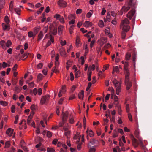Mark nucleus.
I'll return each mask as SVG.
<instances>
[{
  "label": "nucleus",
  "instance_id": "1",
  "mask_svg": "<svg viewBox=\"0 0 152 152\" xmlns=\"http://www.w3.org/2000/svg\"><path fill=\"white\" fill-rule=\"evenodd\" d=\"M136 0H129L128 6H124L121 9V11L123 12H125L128 11L131 7L135 8L137 5Z\"/></svg>",
  "mask_w": 152,
  "mask_h": 152
},
{
  "label": "nucleus",
  "instance_id": "2",
  "mask_svg": "<svg viewBox=\"0 0 152 152\" xmlns=\"http://www.w3.org/2000/svg\"><path fill=\"white\" fill-rule=\"evenodd\" d=\"M129 21L127 18H125L122 20L121 23V27L122 28L123 31L128 32L129 30L130 27L129 25Z\"/></svg>",
  "mask_w": 152,
  "mask_h": 152
},
{
  "label": "nucleus",
  "instance_id": "3",
  "mask_svg": "<svg viewBox=\"0 0 152 152\" xmlns=\"http://www.w3.org/2000/svg\"><path fill=\"white\" fill-rule=\"evenodd\" d=\"M47 39L48 40L46 45V47H48L50 46L52 43L54 42V37L51 35L49 34H47L45 36L43 40L44 42V40Z\"/></svg>",
  "mask_w": 152,
  "mask_h": 152
},
{
  "label": "nucleus",
  "instance_id": "4",
  "mask_svg": "<svg viewBox=\"0 0 152 152\" xmlns=\"http://www.w3.org/2000/svg\"><path fill=\"white\" fill-rule=\"evenodd\" d=\"M136 16L135 14V10L134 9H133L130 11L127 14V17L129 19H131L133 18L132 21H135V19Z\"/></svg>",
  "mask_w": 152,
  "mask_h": 152
},
{
  "label": "nucleus",
  "instance_id": "5",
  "mask_svg": "<svg viewBox=\"0 0 152 152\" xmlns=\"http://www.w3.org/2000/svg\"><path fill=\"white\" fill-rule=\"evenodd\" d=\"M57 4L61 8H65L67 6V3L63 0H59L57 2Z\"/></svg>",
  "mask_w": 152,
  "mask_h": 152
},
{
  "label": "nucleus",
  "instance_id": "6",
  "mask_svg": "<svg viewBox=\"0 0 152 152\" xmlns=\"http://www.w3.org/2000/svg\"><path fill=\"white\" fill-rule=\"evenodd\" d=\"M50 96L48 95H45L41 98L40 102L42 104H44L47 102L49 99Z\"/></svg>",
  "mask_w": 152,
  "mask_h": 152
},
{
  "label": "nucleus",
  "instance_id": "7",
  "mask_svg": "<svg viewBox=\"0 0 152 152\" xmlns=\"http://www.w3.org/2000/svg\"><path fill=\"white\" fill-rule=\"evenodd\" d=\"M42 134L45 136L46 134V136L48 138H51L52 137V133L50 131L44 130L42 132Z\"/></svg>",
  "mask_w": 152,
  "mask_h": 152
},
{
  "label": "nucleus",
  "instance_id": "8",
  "mask_svg": "<svg viewBox=\"0 0 152 152\" xmlns=\"http://www.w3.org/2000/svg\"><path fill=\"white\" fill-rule=\"evenodd\" d=\"M68 115V113L67 111H66L65 112H64L63 111L62 112V121H67Z\"/></svg>",
  "mask_w": 152,
  "mask_h": 152
},
{
  "label": "nucleus",
  "instance_id": "9",
  "mask_svg": "<svg viewBox=\"0 0 152 152\" xmlns=\"http://www.w3.org/2000/svg\"><path fill=\"white\" fill-rule=\"evenodd\" d=\"M2 28L3 30L8 31L10 28V26L9 24H5L2 23Z\"/></svg>",
  "mask_w": 152,
  "mask_h": 152
},
{
  "label": "nucleus",
  "instance_id": "10",
  "mask_svg": "<svg viewBox=\"0 0 152 152\" xmlns=\"http://www.w3.org/2000/svg\"><path fill=\"white\" fill-rule=\"evenodd\" d=\"M59 52L60 55L63 57H65L66 56L65 49L63 48H62L59 49Z\"/></svg>",
  "mask_w": 152,
  "mask_h": 152
},
{
  "label": "nucleus",
  "instance_id": "11",
  "mask_svg": "<svg viewBox=\"0 0 152 152\" xmlns=\"http://www.w3.org/2000/svg\"><path fill=\"white\" fill-rule=\"evenodd\" d=\"M93 25L92 23L89 21H85L83 24V26L86 27L88 28L91 27Z\"/></svg>",
  "mask_w": 152,
  "mask_h": 152
},
{
  "label": "nucleus",
  "instance_id": "12",
  "mask_svg": "<svg viewBox=\"0 0 152 152\" xmlns=\"http://www.w3.org/2000/svg\"><path fill=\"white\" fill-rule=\"evenodd\" d=\"M13 131L14 130L13 129H12L11 128H9L7 129L6 131V134L9 136L10 137L12 136V134H13Z\"/></svg>",
  "mask_w": 152,
  "mask_h": 152
},
{
  "label": "nucleus",
  "instance_id": "13",
  "mask_svg": "<svg viewBox=\"0 0 152 152\" xmlns=\"http://www.w3.org/2000/svg\"><path fill=\"white\" fill-rule=\"evenodd\" d=\"M86 132L87 134L91 137H93L94 134V132L91 130H89L88 129H87Z\"/></svg>",
  "mask_w": 152,
  "mask_h": 152
},
{
  "label": "nucleus",
  "instance_id": "14",
  "mask_svg": "<svg viewBox=\"0 0 152 152\" xmlns=\"http://www.w3.org/2000/svg\"><path fill=\"white\" fill-rule=\"evenodd\" d=\"M125 83L126 86V89L129 90L132 85V83L131 82H129L128 80H125Z\"/></svg>",
  "mask_w": 152,
  "mask_h": 152
},
{
  "label": "nucleus",
  "instance_id": "15",
  "mask_svg": "<svg viewBox=\"0 0 152 152\" xmlns=\"http://www.w3.org/2000/svg\"><path fill=\"white\" fill-rule=\"evenodd\" d=\"M64 26L63 25H60L58 28V34L59 35H61L62 33L64 28Z\"/></svg>",
  "mask_w": 152,
  "mask_h": 152
},
{
  "label": "nucleus",
  "instance_id": "16",
  "mask_svg": "<svg viewBox=\"0 0 152 152\" xmlns=\"http://www.w3.org/2000/svg\"><path fill=\"white\" fill-rule=\"evenodd\" d=\"M14 1H11L10 4V6L9 7V10L12 13H13L14 11L13 10V7H14Z\"/></svg>",
  "mask_w": 152,
  "mask_h": 152
},
{
  "label": "nucleus",
  "instance_id": "17",
  "mask_svg": "<svg viewBox=\"0 0 152 152\" xmlns=\"http://www.w3.org/2000/svg\"><path fill=\"white\" fill-rule=\"evenodd\" d=\"M44 36L43 33L42 31H41L38 36L37 41L39 42L41 40Z\"/></svg>",
  "mask_w": 152,
  "mask_h": 152
},
{
  "label": "nucleus",
  "instance_id": "18",
  "mask_svg": "<svg viewBox=\"0 0 152 152\" xmlns=\"http://www.w3.org/2000/svg\"><path fill=\"white\" fill-rule=\"evenodd\" d=\"M96 141V140L94 139H91L90 140L89 143L88 144V148H91V145H94Z\"/></svg>",
  "mask_w": 152,
  "mask_h": 152
},
{
  "label": "nucleus",
  "instance_id": "19",
  "mask_svg": "<svg viewBox=\"0 0 152 152\" xmlns=\"http://www.w3.org/2000/svg\"><path fill=\"white\" fill-rule=\"evenodd\" d=\"M110 13L108 12L107 13V16H106V19L105 18H104V22H110L111 20L110 19Z\"/></svg>",
  "mask_w": 152,
  "mask_h": 152
},
{
  "label": "nucleus",
  "instance_id": "20",
  "mask_svg": "<svg viewBox=\"0 0 152 152\" xmlns=\"http://www.w3.org/2000/svg\"><path fill=\"white\" fill-rule=\"evenodd\" d=\"M5 4V0H0V10L4 7Z\"/></svg>",
  "mask_w": 152,
  "mask_h": 152
},
{
  "label": "nucleus",
  "instance_id": "21",
  "mask_svg": "<svg viewBox=\"0 0 152 152\" xmlns=\"http://www.w3.org/2000/svg\"><path fill=\"white\" fill-rule=\"evenodd\" d=\"M84 96V93L83 90H81L78 94V98L80 99H83Z\"/></svg>",
  "mask_w": 152,
  "mask_h": 152
},
{
  "label": "nucleus",
  "instance_id": "22",
  "mask_svg": "<svg viewBox=\"0 0 152 152\" xmlns=\"http://www.w3.org/2000/svg\"><path fill=\"white\" fill-rule=\"evenodd\" d=\"M121 84L119 83L118 85V86L117 87H116V94L117 95H119V93L121 92Z\"/></svg>",
  "mask_w": 152,
  "mask_h": 152
},
{
  "label": "nucleus",
  "instance_id": "23",
  "mask_svg": "<svg viewBox=\"0 0 152 152\" xmlns=\"http://www.w3.org/2000/svg\"><path fill=\"white\" fill-rule=\"evenodd\" d=\"M58 65H55V66L52 69L53 73L55 72L56 73L59 72V70H58Z\"/></svg>",
  "mask_w": 152,
  "mask_h": 152
},
{
  "label": "nucleus",
  "instance_id": "24",
  "mask_svg": "<svg viewBox=\"0 0 152 152\" xmlns=\"http://www.w3.org/2000/svg\"><path fill=\"white\" fill-rule=\"evenodd\" d=\"M0 45L2 48L4 50L7 49L6 46V43L4 40H1L0 42Z\"/></svg>",
  "mask_w": 152,
  "mask_h": 152
},
{
  "label": "nucleus",
  "instance_id": "25",
  "mask_svg": "<svg viewBox=\"0 0 152 152\" xmlns=\"http://www.w3.org/2000/svg\"><path fill=\"white\" fill-rule=\"evenodd\" d=\"M80 43V40L79 37L78 36L77 37L76 41V47L78 48L80 47L79 44Z\"/></svg>",
  "mask_w": 152,
  "mask_h": 152
},
{
  "label": "nucleus",
  "instance_id": "26",
  "mask_svg": "<svg viewBox=\"0 0 152 152\" xmlns=\"http://www.w3.org/2000/svg\"><path fill=\"white\" fill-rule=\"evenodd\" d=\"M39 29V26H37L34 28L33 33L34 34H35V35H36L37 34Z\"/></svg>",
  "mask_w": 152,
  "mask_h": 152
},
{
  "label": "nucleus",
  "instance_id": "27",
  "mask_svg": "<svg viewBox=\"0 0 152 152\" xmlns=\"http://www.w3.org/2000/svg\"><path fill=\"white\" fill-rule=\"evenodd\" d=\"M75 26V25H72L69 27V33L72 34L73 33V30L74 29V28Z\"/></svg>",
  "mask_w": 152,
  "mask_h": 152
},
{
  "label": "nucleus",
  "instance_id": "28",
  "mask_svg": "<svg viewBox=\"0 0 152 152\" xmlns=\"http://www.w3.org/2000/svg\"><path fill=\"white\" fill-rule=\"evenodd\" d=\"M70 134L71 132L70 130L64 132V135L66 137L67 139L70 138Z\"/></svg>",
  "mask_w": 152,
  "mask_h": 152
},
{
  "label": "nucleus",
  "instance_id": "29",
  "mask_svg": "<svg viewBox=\"0 0 152 152\" xmlns=\"http://www.w3.org/2000/svg\"><path fill=\"white\" fill-rule=\"evenodd\" d=\"M59 58V55L58 54H57L55 57V65H59L58 60Z\"/></svg>",
  "mask_w": 152,
  "mask_h": 152
},
{
  "label": "nucleus",
  "instance_id": "30",
  "mask_svg": "<svg viewBox=\"0 0 152 152\" xmlns=\"http://www.w3.org/2000/svg\"><path fill=\"white\" fill-rule=\"evenodd\" d=\"M28 34L29 37H33V38H34L36 35H35V34H34V33L33 32L31 31L28 32Z\"/></svg>",
  "mask_w": 152,
  "mask_h": 152
},
{
  "label": "nucleus",
  "instance_id": "31",
  "mask_svg": "<svg viewBox=\"0 0 152 152\" xmlns=\"http://www.w3.org/2000/svg\"><path fill=\"white\" fill-rule=\"evenodd\" d=\"M116 107L118 108V114L119 115H121V114L122 111L121 106L119 104H117L116 105Z\"/></svg>",
  "mask_w": 152,
  "mask_h": 152
},
{
  "label": "nucleus",
  "instance_id": "32",
  "mask_svg": "<svg viewBox=\"0 0 152 152\" xmlns=\"http://www.w3.org/2000/svg\"><path fill=\"white\" fill-rule=\"evenodd\" d=\"M113 83L115 87H118V86L119 84L120 83H119L118 81H117L116 79L114 80L113 81Z\"/></svg>",
  "mask_w": 152,
  "mask_h": 152
},
{
  "label": "nucleus",
  "instance_id": "33",
  "mask_svg": "<svg viewBox=\"0 0 152 152\" xmlns=\"http://www.w3.org/2000/svg\"><path fill=\"white\" fill-rule=\"evenodd\" d=\"M93 13V11L90 10L89 12L87 13L86 15V17L88 18H90L91 16Z\"/></svg>",
  "mask_w": 152,
  "mask_h": 152
},
{
  "label": "nucleus",
  "instance_id": "34",
  "mask_svg": "<svg viewBox=\"0 0 152 152\" xmlns=\"http://www.w3.org/2000/svg\"><path fill=\"white\" fill-rule=\"evenodd\" d=\"M12 45V42L10 40L7 41L5 45L6 48H9Z\"/></svg>",
  "mask_w": 152,
  "mask_h": 152
},
{
  "label": "nucleus",
  "instance_id": "35",
  "mask_svg": "<svg viewBox=\"0 0 152 152\" xmlns=\"http://www.w3.org/2000/svg\"><path fill=\"white\" fill-rule=\"evenodd\" d=\"M4 20L7 24H9L10 22V20L8 16L6 15L5 16Z\"/></svg>",
  "mask_w": 152,
  "mask_h": 152
},
{
  "label": "nucleus",
  "instance_id": "36",
  "mask_svg": "<svg viewBox=\"0 0 152 152\" xmlns=\"http://www.w3.org/2000/svg\"><path fill=\"white\" fill-rule=\"evenodd\" d=\"M129 71L127 69L126 71V76H125V80H129Z\"/></svg>",
  "mask_w": 152,
  "mask_h": 152
},
{
  "label": "nucleus",
  "instance_id": "37",
  "mask_svg": "<svg viewBox=\"0 0 152 152\" xmlns=\"http://www.w3.org/2000/svg\"><path fill=\"white\" fill-rule=\"evenodd\" d=\"M98 25L99 27L101 28L103 27L104 26L103 21L102 20H100L99 22Z\"/></svg>",
  "mask_w": 152,
  "mask_h": 152
},
{
  "label": "nucleus",
  "instance_id": "38",
  "mask_svg": "<svg viewBox=\"0 0 152 152\" xmlns=\"http://www.w3.org/2000/svg\"><path fill=\"white\" fill-rule=\"evenodd\" d=\"M0 104L1 105L4 106H6L8 105V103L7 102L2 100L0 101Z\"/></svg>",
  "mask_w": 152,
  "mask_h": 152
},
{
  "label": "nucleus",
  "instance_id": "39",
  "mask_svg": "<svg viewBox=\"0 0 152 152\" xmlns=\"http://www.w3.org/2000/svg\"><path fill=\"white\" fill-rule=\"evenodd\" d=\"M32 117L30 116H29L27 120V123L28 125H30V123L32 121L31 120Z\"/></svg>",
  "mask_w": 152,
  "mask_h": 152
},
{
  "label": "nucleus",
  "instance_id": "40",
  "mask_svg": "<svg viewBox=\"0 0 152 152\" xmlns=\"http://www.w3.org/2000/svg\"><path fill=\"white\" fill-rule=\"evenodd\" d=\"M131 55L130 53L128 52L127 53L126 55L125 58L126 60H129L131 57Z\"/></svg>",
  "mask_w": 152,
  "mask_h": 152
},
{
  "label": "nucleus",
  "instance_id": "41",
  "mask_svg": "<svg viewBox=\"0 0 152 152\" xmlns=\"http://www.w3.org/2000/svg\"><path fill=\"white\" fill-rule=\"evenodd\" d=\"M10 141H7L5 143V148H7L10 147Z\"/></svg>",
  "mask_w": 152,
  "mask_h": 152
},
{
  "label": "nucleus",
  "instance_id": "42",
  "mask_svg": "<svg viewBox=\"0 0 152 152\" xmlns=\"http://www.w3.org/2000/svg\"><path fill=\"white\" fill-rule=\"evenodd\" d=\"M108 91H110L111 92V94L112 96H113L114 94L115 91L113 87L111 88H108Z\"/></svg>",
  "mask_w": 152,
  "mask_h": 152
},
{
  "label": "nucleus",
  "instance_id": "43",
  "mask_svg": "<svg viewBox=\"0 0 152 152\" xmlns=\"http://www.w3.org/2000/svg\"><path fill=\"white\" fill-rule=\"evenodd\" d=\"M60 91L62 93H64L66 91V86L65 85H64L62 86Z\"/></svg>",
  "mask_w": 152,
  "mask_h": 152
},
{
  "label": "nucleus",
  "instance_id": "44",
  "mask_svg": "<svg viewBox=\"0 0 152 152\" xmlns=\"http://www.w3.org/2000/svg\"><path fill=\"white\" fill-rule=\"evenodd\" d=\"M75 77L76 78H78L79 76L80 73V71H77L75 72Z\"/></svg>",
  "mask_w": 152,
  "mask_h": 152
},
{
  "label": "nucleus",
  "instance_id": "45",
  "mask_svg": "<svg viewBox=\"0 0 152 152\" xmlns=\"http://www.w3.org/2000/svg\"><path fill=\"white\" fill-rule=\"evenodd\" d=\"M114 101L115 102H114V104H116V105L118 104H116V102L118 103V97L116 96L115 95L114 96Z\"/></svg>",
  "mask_w": 152,
  "mask_h": 152
},
{
  "label": "nucleus",
  "instance_id": "46",
  "mask_svg": "<svg viewBox=\"0 0 152 152\" xmlns=\"http://www.w3.org/2000/svg\"><path fill=\"white\" fill-rule=\"evenodd\" d=\"M47 152H55V150L53 148H47Z\"/></svg>",
  "mask_w": 152,
  "mask_h": 152
},
{
  "label": "nucleus",
  "instance_id": "47",
  "mask_svg": "<svg viewBox=\"0 0 152 152\" xmlns=\"http://www.w3.org/2000/svg\"><path fill=\"white\" fill-rule=\"evenodd\" d=\"M113 71H115L117 73L119 72V68L118 66H115L113 67Z\"/></svg>",
  "mask_w": 152,
  "mask_h": 152
},
{
  "label": "nucleus",
  "instance_id": "48",
  "mask_svg": "<svg viewBox=\"0 0 152 152\" xmlns=\"http://www.w3.org/2000/svg\"><path fill=\"white\" fill-rule=\"evenodd\" d=\"M125 31H123L121 34V38L122 39H124L125 38L126 36V32Z\"/></svg>",
  "mask_w": 152,
  "mask_h": 152
},
{
  "label": "nucleus",
  "instance_id": "49",
  "mask_svg": "<svg viewBox=\"0 0 152 152\" xmlns=\"http://www.w3.org/2000/svg\"><path fill=\"white\" fill-rule=\"evenodd\" d=\"M43 66V64L42 63H40L39 64H38L37 65V69H41Z\"/></svg>",
  "mask_w": 152,
  "mask_h": 152
},
{
  "label": "nucleus",
  "instance_id": "50",
  "mask_svg": "<svg viewBox=\"0 0 152 152\" xmlns=\"http://www.w3.org/2000/svg\"><path fill=\"white\" fill-rule=\"evenodd\" d=\"M30 108L31 110L33 111L36 109L37 108V106L36 105L33 104L31 106Z\"/></svg>",
  "mask_w": 152,
  "mask_h": 152
},
{
  "label": "nucleus",
  "instance_id": "51",
  "mask_svg": "<svg viewBox=\"0 0 152 152\" xmlns=\"http://www.w3.org/2000/svg\"><path fill=\"white\" fill-rule=\"evenodd\" d=\"M42 18L41 19V22L42 23L44 22L46 20V18L44 13L42 14Z\"/></svg>",
  "mask_w": 152,
  "mask_h": 152
},
{
  "label": "nucleus",
  "instance_id": "52",
  "mask_svg": "<svg viewBox=\"0 0 152 152\" xmlns=\"http://www.w3.org/2000/svg\"><path fill=\"white\" fill-rule=\"evenodd\" d=\"M15 12L18 15H19L20 12V10L19 8H16L15 9Z\"/></svg>",
  "mask_w": 152,
  "mask_h": 152
},
{
  "label": "nucleus",
  "instance_id": "53",
  "mask_svg": "<svg viewBox=\"0 0 152 152\" xmlns=\"http://www.w3.org/2000/svg\"><path fill=\"white\" fill-rule=\"evenodd\" d=\"M90 68L91 67H89L88 72H87L88 77H91L92 74V71L91 70H90Z\"/></svg>",
  "mask_w": 152,
  "mask_h": 152
},
{
  "label": "nucleus",
  "instance_id": "54",
  "mask_svg": "<svg viewBox=\"0 0 152 152\" xmlns=\"http://www.w3.org/2000/svg\"><path fill=\"white\" fill-rule=\"evenodd\" d=\"M60 22L62 24H64L65 23L64 18L63 17H61L58 19Z\"/></svg>",
  "mask_w": 152,
  "mask_h": 152
},
{
  "label": "nucleus",
  "instance_id": "55",
  "mask_svg": "<svg viewBox=\"0 0 152 152\" xmlns=\"http://www.w3.org/2000/svg\"><path fill=\"white\" fill-rule=\"evenodd\" d=\"M43 76L41 73L39 74L37 76L38 79L39 80H41L42 79Z\"/></svg>",
  "mask_w": 152,
  "mask_h": 152
},
{
  "label": "nucleus",
  "instance_id": "56",
  "mask_svg": "<svg viewBox=\"0 0 152 152\" xmlns=\"http://www.w3.org/2000/svg\"><path fill=\"white\" fill-rule=\"evenodd\" d=\"M54 17L56 20L59 19L61 17V15L58 14H56L54 16Z\"/></svg>",
  "mask_w": 152,
  "mask_h": 152
},
{
  "label": "nucleus",
  "instance_id": "57",
  "mask_svg": "<svg viewBox=\"0 0 152 152\" xmlns=\"http://www.w3.org/2000/svg\"><path fill=\"white\" fill-rule=\"evenodd\" d=\"M126 112L128 113H129L130 111V108L129 104H126Z\"/></svg>",
  "mask_w": 152,
  "mask_h": 152
},
{
  "label": "nucleus",
  "instance_id": "58",
  "mask_svg": "<svg viewBox=\"0 0 152 152\" xmlns=\"http://www.w3.org/2000/svg\"><path fill=\"white\" fill-rule=\"evenodd\" d=\"M80 60H81V64L82 65H83L84 63L85 60L83 56H81L80 57Z\"/></svg>",
  "mask_w": 152,
  "mask_h": 152
},
{
  "label": "nucleus",
  "instance_id": "59",
  "mask_svg": "<svg viewBox=\"0 0 152 152\" xmlns=\"http://www.w3.org/2000/svg\"><path fill=\"white\" fill-rule=\"evenodd\" d=\"M133 144V145H135L136 143L137 140L133 136L132 137Z\"/></svg>",
  "mask_w": 152,
  "mask_h": 152
},
{
  "label": "nucleus",
  "instance_id": "60",
  "mask_svg": "<svg viewBox=\"0 0 152 152\" xmlns=\"http://www.w3.org/2000/svg\"><path fill=\"white\" fill-rule=\"evenodd\" d=\"M110 29L109 28H107L105 31V34L107 35L109 34L110 32Z\"/></svg>",
  "mask_w": 152,
  "mask_h": 152
},
{
  "label": "nucleus",
  "instance_id": "61",
  "mask_svg": "<svg viewBox=\"0 0 152 152\" xmlns=\"http://www.w3.org/2000/svg\"><path fill=\"white\" fill-rule=\"evenodd\" d=\"M68 18L70 20L72 18H75V16L74 15L70 14L68 15Z\"/></svg>",
  "mask_w": 152,
  "mask_h": 152
},
{
  "label": "nucleus",
  "instance_id": "62",
  "mask_svg": "<svg viewBox=\"0 0 152 152\" xmlns=\"http://www.w3.org/2000/svg\"><path fill=\"white\" fill-rule=\"evenodd\" d=\"M69 122L70 123L72 124L74 122V120L72 118V116L71 115L70 116V117H69Z\"/></svg>",
  "mask_w": 152,
  "mask_h": 152
},
{
  "label": "nucleus",
  "instance_id": "63",
  "mask_svg": "<svg viewBox=\"0 0 152 152\" xmlns=\"http://www.w3.org/2000/svg\"><path fill=\"white\" fill-rule=\"evenodd\" d=\"M15 107L14 105H12L11 108V111L12 113H14L15 112Z\"/></svg>",
  "mask_w": 152,
  "mask_h": 152
},
{
  "label": "nucleus",
  "instance_id": "64",
  "mask_svg": "<svg viewBox=\"0 0 152 152\" xmlns=\"http://www.w3.org/2000/svg\"><path fill=\"white\" fill-rule=\"evenodd\" d=\"M24 96L23 95H21L19 97V99L21 102H23V99H24Z\"/></svg>",
  "mask_w": 152,
  "mask_h": 152
}]
</instances>
